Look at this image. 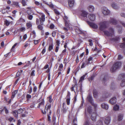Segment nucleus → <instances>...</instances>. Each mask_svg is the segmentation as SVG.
<instances>
[{
	"mask_svg": "<svg viewBox=\"0 0 125 125\" xmlns=\"http://www.w3.org/2000/svg\"><path fill=\"white\" fill-rule=\"evenodd\" d=\"M120 46L121 48L125 47V43H124L120 45Z\"/></svg>",
	"mask_w": 125,
	"mask_h": 125,
	"instance_id": "774afa93",
	"label": "nucleus"
},
{
	"mask_svg": "<svg viewBox=\"0 0 125 125\" xmlns=\"http://www.w3.org/2000/svg\"><path fill=\"white\" fill-rule=\"evenodd\" d=\"M91 108V107L90 106H89L88 107L87 111L89 113H90L91 112L92 110Z\"/></svg>",
	"mask_w": 125,
	"mask_h": 125,
	"instance_id": "c9c22d12",
	"label": "nucleus"
},
{
	"mask_svg": "<svg viewBox=\"0 0 125 125\" xmlns=\"http://www.w3.org/2000/svg\"><path fill=\"white\" fill-rule=\"evenodd\" d=\"M77 119L76 118H75L73 120V123L74 124L73 125H77L76 123H77Z\"/></svg>",
	"mask_w": 125,
	"mask_h": 125,
	"instance_id": "37998d69",
	"label": "nucleus"
},
{
	"mask_svg": "<svg viewBox=\"0 0 125 125\" xmlns=\"http://www.w3.org/2000/svg\"><path fill=\"white\" fill-rule=\"evenodd\" d=\"M101 106L102 108L105 109H107L108 108V105L104 103L102 104H101Z\"/></svg>",
	"mask_w": 125,
	"mask_h": 125,
	"instance_id": "6ab92c4d",
	"label": "nucleus"
},
{
	"mask_svg": "<svg viewBox=\"0 0 125 125\" xmlns=\"http://www.w3.org/2000/svg\"><path fill=\"white\" fill-rule=\"evenodd\" d=\"M88 64L86 63V62L85 61V62H83L81 66V68H83L85 67L86 65H88Z\"/></svg>",
	"mask_w": 125,
	"mask_h": 125,
	"instance_id": "473e14b6",
	"label": "nucleus"
},
{
	"mask_svg": "<svg viewBox=\"0 0 125 125\" xmlns=\"http://www.w3.org/2000/svg\"><path fill=\"white\" fill-rule=\"evenodd\" d=\"M103 120V118H101L100 119V120H99L97 122V125H103V123L102 121Z\"/></svg>",
	"mask_w": 125,
	"mask_h": 125,
	"instance_id": "393cba45",
	"label": "nucleus"
},
{
	"mask_svg": "<svg viewBox=\"0 0 125 125\" xmlns=\"http://www.w3.org/2000/svg\"><path fill=\"white\" fill-rule=\"evenodd\" d=\"M56 35V32L54 31H53L52 33V36L53 37H54Z\"/></svg>",
	"mask_w": 125,
	"mask_h": 125,
	"instance_id": "69168bd1",
	"label": "nucleus"
},
{
	"mask_svg": "<svg viewBox=\"0 0 125 125\" xmlns=\"http://www.w3.org/2000/svg\"><path fill=\"white\" fill-rule=\"evenodd\" d=\"M32 88L31 86H30L29 88V90L28 92V93L30 94L31 93L32 91Z\"/></svg>",
	"mask_w": 125,
	"mask_h": 125,
	"instance_id": "5fc2aeb1",
	"label": "nucleus"
},
{
	"mask_svg": "<svg viewBox=\"0 0 125 125\" xmlns=\"http://www.w3.org/2000/svg\"><path fill=\"white\" fill-rule=\"evenodd\" d=\"M87 100L92 105H94L95 108H96L97 106L96 104H94V103L93 101L92 96L89 94L87 97Z\"/></svg>",
	"mask_w": 125,
	"mask_h": 125,
	"instance_id": "20e7f679",
	"label": "nucleus"
},
{
	"mask_svg": "<svg viewBox=\"0 0 125 125\" xmlns=\"http://www.w3.org/2000/svg\"><path fill=\"white\" fill-rule=\"evenodd\" d=\"M88 41L90 42L89 45L90 46H92L93 45V43H92V40L91 39H89L88 40Z\"/></svg>",
	"mask_w": 125,
	"mask_h": 125,
	"instance_id": "de8ad7c7",
	"label": "nucleus"
},
{
	"mask_svg": "<svg viewBox=\"0 0 125 125\" xmlns=\"http://www.w3.org/2000/svg\"><path fill=\"white\" fill-rule=\"evenodd\" d=\"M74 88H76V89L77 91V85L76 84H75L71 88V91H74V92H75V91L74 90Z\"/></svg>",
	"mask_w": 125,
	"mask_h": 125,
	"instance_id": "bb28decb",
	"label": "nucleus"
},
{
	"mask_svg": "<svg viewBox=\"0 0 125 125\" xmlns=\"http://www.w3.org/2000/svg\"><path fill=\"white\" fill-rule=\"evenodd\" d=\"M18 44V43H15L12 47L11 50V51H12L13 50V49Z\"/></svg>",
	"mask_w": 125,
	"mask_h": 125,
	"instance_id": "603ef678",
	"label": "nucleus"
},
{
	"mask_svg": "<svg viewBox=\"0 0 125 125\" xmlns=\"http://www.w3.org/2000/svg\"><path fill=\"white\" fill-rule=\"evenodd\" d=\"M26 25L27 26V28L28 29L31 27L32 25L31 23H27Z\"/></svg>",
	"mask_w": 125,
	"mask_h": 125,
	"instance_id": "e433bc0d",
	"label": "nucleus"
},
{
	"mask_svg": "<svg viewBox=\"0 0 125 125\" xmlns=\"http://www.w3.org/2000/svg\"><path fill=\"white\" fill-rule=\"evenodd\" d=\"M121 62H117L115 63L112 67L111 70L112 72H115L116 69L119 68L121 66Z\"/></svg>",
	"mask_w": 125,
	"mask_h": 125,
	"instance_id": "f257e3e1",
	"label": "nucleus"
},
{
	"mask_svg": "<svg viewBox=\"0 0 125 125\" xmlns=\"http://www.w3.org/2000/svg\"><path fill=\"white\" fill-rule=\"evenodd\" d=\"M11 5L12 6L14 5L17 7L19 6V3L18 2H13V3L11 4Z\"/></svg>",
	"mask_w": 125,
	"mask_h": 125,
	"instance_id": "7c9ffc66",
	"label": "nucleus"
},
{
	"mask_svg": "<svg viewBox=\"0 0 125 125\" xmlns=\"http://www.w3.org/2000/svg\"><path fill=\"white\" fill-rule=\"evenodd\" d=\"M35 71L34 70H33L31 73V76H35Z\"/></svg>",
	"mask_w": 125,
	"mask_h": 125,
	"instance_id": "79ce46f5",
	"label": "nucleus"
},
{
	"mask_svg": "<svg viewBox=\"0 0 125 125\" xmlns=\"http://www.w3.org/2000/svg\"><path fill=\"white\" fill-rule=\"evenodd\" d=\"M44 101L42 100V101L39 104L38 106V108L41 107V109H42L44 107Z\"/></svg>",
	"mask_w": 125,
	"mask_h": 125,
	"instance_id": "4468645a",
	"label": "nucleus"
},
{
	"mask_svg": "<svg viewBox=\"0 0 125 125\" xmlns=\"http://www.w3.org/2000/svg\"><path fill=\"white\" fill-rule=\"evenodd\" d=\"M65 25L66 27L67 28H69V23L68 22V21L65 20Z\"/></svg>",
	"mask_w": 125,
	"mask_h": 125,
	"instance_id": "f704fd0d",
	"label": "nucleus"
},
{
	"mask_svg": "<svg viewBox=\"0 0 125 125\" xmlns=\"http://www.w3.org/2000/svg\"><path fill=\"white\" fill-rule=\"evenodd\" d=\"M37 27L38 29L40 30H42L43 28L42 26L40 25H38Z\"/></svg>",
	"mask_w": 125,
	"mask_h": 125,
	"instance_id": "49530a36",
	"label": "nucleus"
},
{
	"mask_svg": "<svg viewBox=\"0 0 125 125\" xmlns=\"http://www.w3.org/2000/svg\"><path fill=\"white\" fill-rule=\"evenodd\" d=\"M105 35L107 36H109V31H105L104 32Z\"/></svg>",
	"mask_w": 125,
	"mask_h": 125,
	"instance_id": "72a5a7b5",
	"label": "nucleus"
},
{
	"mask_svg": "<svg viewBox=\"0 0 125 125\" xmlns=\"http://www.w3.org/2000/svg\"><path fill=\"white\" fill-rule=\"evenodd\" d=\"M9 120L10 122H11L13 121V122H15V120L12 117H10L8 119Z\"/></svg>",
	"mask_w": 125,
	"mask_h": 125,
	"instance_id": "4c0bfd02",
	"label": "nucleus"
},
{
	"mask_svg": "<svg viewBox=\"0 0 125 125\" xmlns=\"http://www.w3.org/2000/svg\"><path fill=\"white\" fill-rule=\"evenodd\" d=\"M120 85L123 87L125 86V79H123L120 83Z\"/></svg>",
	"mask_w": 125,
	"mask_h": 125,
	"instance_id": "5701e85b",
	"label": "nucleus"
},
{
	"mask_svg": "<svg viewBox=\"0 0 125 125\" xmlns=\"http://www.w3.org/2000/svg\"><path fill=\"white\" fill-rule=\"evenodd\" d=\"M122 77V78H124L125 77V73H122L119 76V77Z\"/></svg>",
	"mask_w": 125,
	"mask_h": 125,
	"instance_id": "09e8293b",
	"label": "nucleus"
},
{
	"mask_svg": "<svg viewBox=\"0 0 125 125\" xmlns=\"http://www.w3.org/2000/svg\"><path fill=\"white\" fill-rule=\"evenodd\" d=\"M116 97H114L112 98L110 100V103L112 104H114L116 103Z\"/></svg>",
	"mask_w": 125,
	"mask_h": 125,
	"instance_id": "2eb2a0df",
	"label": "nucleus"
},
{
	"mask_svg": "<svg viewBox=\"0 0 125 125\" xmlns=\"http://www.w3.org/2000/svg\"><path fill=\"white\" fill-rule=\"evenodd\" d=\"M40 20L41 22V25L43 24V22H44L45 20V16L44 15H42L41 16V17L40 18Z\"/></svg>",
	"mask_w": 125,
	"mask_h": 125,
	"instance_id": "f8f14e48",
	"label": "nucleus"
},
{
	"mask_svg": "<svg viewBox=\"0 0 125 125\" xmlns=\"http://www.w3.org/2000/svg\"><path fill=\"white\" fill-rule=\"evenodd\" d=\"M88 23L91 27L94 29H96L98 28L97 25L94 23L90 22L89 21L88 22Z\"/></svg>",
	"mask_w": 125,
	"mask_h": 125,
	"instance_id": "1a4fd4ad",
	"label": "nucleus"
},
{
	"mask_svg": "<svg viewBox=\"0 0 125 125\" xmlns=\"http://www.w3.org/2000/svg\"><path fill=\"white\" fill-rule=\"evenodd\" d=\"M53 44H51L50 45L48 48L49 51H50L52 50L53 49Z\"/></svg>",
	"mask_w": 125,
	"mask_h": 125,
	"instance_id": "2f4dec72",
	"label": "nucleus"
},
{
	"mask_svg": "<svg viewBox=\"0 0 125 125\" xmlns=\"http://www.w3.org/2000/svg\"><path fill=\"white\" fill-rule=\"evenodd\" d=\"M34 43L35 44H38L40 42L39 40H34Z\"/></svg>",
	"mask_w": 125,
	"mask_h": 125,
	"instance_id": "052dcab7",
	"label": "nucleus"
},
{
	"mask_svg": "<svg viewBox=\"0 0 125 125\" xmlns=\"http://www.w3.org/2000/svg\"><path fill=\"white\" fill-rule=\"evenodd\" d=\"M87 75V73H85L84 75H83V76H82L81 78L79 81V82H81L84 79V78Z\"/></svg>",
	"mask_w": 125,
	"mask_h": 125,
	"instance_id": "c85d7f7f",
	"label": "nucleus"
},
{
	"mask_svg": "<svg viewBox=\"0 0 125 125\" xmlns=\"http://www.w3.org/2000/svg\"><path fill=\"white\" fill-rule=\"evenodd\" d=\"M123 114H119L118 116V121H121L123 119Z\"/></svg>",
	"mask_w": 125,
	"mask_h": 125,
	"instance_id": "cd10ccee",
	"label": "nucleus"
},
{
	"mask_svg": "<svg viewBox=\"0 0 125 125\" xmlns=\"http://www.w3.org/2000/svg\"><path fill=\"white\" fill-rule=\"evenodd\" d=\"M55 27V26L54 25L53 23H51L50 26V28L51 29H53Z\"/></svg>",
	"mask_w": 125,
	"mask_h": 125,
	"instance_id": "a18cd8bd",
	"label": "nucleus"
},
{
	"mask_svg": "<svg viewBox=\"0 0 125 125\" xmlns=\"http://www.w3.org/2000/svg\"><path fill=\"white\" fill-rule=\"evenodd\" d=\"M84 125H89V121L88 120L86 121L84 124Z\"/></svg>",
	"mask_w": 125,
	"mask_h": 125,
	"instance_id": "864d4df0",
	"label": "nucleus"
},
{
	"mask_svg": "<svg viewBox=\"0 0 125 125\" xmlns=\"http://www.w3.org/2000/svg\"><path fill=\"white\" fill-rule=\"evenodd\" d=\"M4 100L8 104H10L11 102V98H7L6 97H5Z\"/></svg>",
	"mask_w": 125,
	"mask_h": 125,
	"instance_id": "aec40b11",
	"label": "nucleus"
},
{
	"mask_svg": "<svg viewBox=\"0 0 125 125\" xmlns=\"http://www.w3.org/2000/svg\"><path fill=\"white\" fill-rule=\"evenodd\" d=\"M102 13L104 15H106L109 13V11L107 8H104L102 11Z\"/></svg>",
	"mask_w": 125,
	"mask_h": 125,
	"instance_id": "9d476101",
	"label": "nucleus"
},
{
	"mask_svg": "<svg viewBox=\"0 0 125 125\" xmlns=\"http://www.w3.org/2000/svg\"><path fill=\"white\" fill-rule=\"evenodd\" d=\"M51 105L50 104H46L45 107L44 112L43 110H42V112L43 114H45L46 112L49 110V113L51 114V111L50 110V109L51 107Z\"/></svg>",
	"mask_w": 125,
	"mask_h": 125,
	"instance_id": "7ed1b4c3",
	"label": "nucleus"
},
{
	"mask_svg": "<svg viewBox=\"0 0 125 125\" xmlns=\"http://www.w3.org/2000/svg\"><path fill=\"white\" fill-rule=\"evenodd\" d=\"M84 103V101L83 100V101H82V103L80 106V108H82L83 107Z\"/></svg>",
	"mask_w": 125,
	"mask_h": 125,
	"instance_id": "4d7b16f0",
	"label": "nucleus"
},
{
	"mask_svg": "<svg viewBox=\"0 0 125 125\" xmlns=\"http://www.w3.org/2000/svg\"><path fill=\"white\" fill-rule=\"evenodd\" d=\"M70 99L69 98L66 99V102L67 104L68 105H69L70 104Z\"/></svg>",
	"mask_w": 125,
	"mask_h": 125,
	"instance_id": "6e6d98bb",
	"label": "nucleus"
},
{
	"mask_svg": "<svg viewBox=\"0 0 125 125\" xmlns=\"http://www.w3.org/2000/svg\"><path fill=\"white\" fill-rule=\"evenodd\" d=\"M74 3V0H69L68 1V3L70 7H72L73 6Z\"/></svg>",
	"mask_w": 125,
	"mask_h": 125,
	"instance_id": "dca6fc26",
	"label": "nucleus"
},
{
	"mask_svg": "<svg viewBox=\"0 0 125 125\" xmlns=\"http://www.w3.org/2000/svg\"><path fill=\"white\" fill-rule=\"evenodd\" d=\"M28 18L30 20H32L33 18V16L31 15H29L28 17Z\"/></svg>",
	"mask_w": 125,
	"mask_h": 125,
	"instance_id": "bf43d9fd",
	"label": "nucleus"
},
{
	"mask_svg": "<svg viewBox=\"0 0 125 125\" xmlns=\"http://www.w3.org/2000/svg\"><path fill=\"white\" fill-rule=\"evenodd\" d=\"M63 64L62 63L60 64L59 66L58 70L60 71H61L63 70Z\"/></svg>",
	"mask_w": 125,
	"mask_h": 125,
	"instance_id": "a878e982",
	"label": "nucleus"
},
{
	"mask_svg": "<svg viewBox=\"0 0 125 125\" xmlns=\"http://www.w3.org/2000/svg\"><path fill=\"white\" fill-rule=\"evenodd\" d=\"M88 18L90 21H93L95 20V16L94 14H91L89 15Z\"/></svg>",
	"mask_w": 125,
	"mask_h": 125,
	"instance_id": "39448f33",
	"label": "nucleus"
},
{
	"mask_svg": "<svg viewBox=\"0 0 125 125\" xmlns=\"http://www.w3.org/2000/svg\"><path fill=\"white\" fill-rule=\"evenodd\" d=\"M4 22L5 24L7 26H9L10 24V22L7 20H6Z\"/></svg>",
	"mask_w": 125,
	"mask_h": 125,
	"instance_id": "a19ab883",
	"label": "nucleus"
},
{
	"mask_svg": "<svg viewBox=\"0 0 125 125\" xmlns=\"http://www.w3.org/2000/svg\"><path fill=\"white\" fill-rule=\"evenodd\" d=\"M17 91L15 90L13 91L12 94V95L11 97V99H13L15 97V95L17 94Z\"/></svg>",
	"mask_w": 125,
	"mask_h": 125,
	"instance_id": "4be33fe9",
	"label": "nucleus"
},
{
	"mask_svg": "<svg viewBox=\"0 0 125 125\" xmlns=\"http://www.w3.org/2000/svg\"><path fill=\"white\" fill-rule=\"evenodd\" d=\"M114 30L112 28H110V37L114 36Z\"/></svg>",
	"mask_w": 125,
	"mask_h": 125,
	"instance_id": "b1692460",
	"label": "nucleus"
},
{
	"mask_svg": "<svg viewBox=\"0 0 125 125\" xmlns=\"http://www.w3.org/2000/svg\"><path fill=\"white\" fill-rule=\"evenodd\" d=\"M26 97L27 98V99H30L31 97V95L30 94H28L26 95Z\"/></svg>",
	"mask_w": 125,
	"mask_h": 125,
	"instance_id": "e2e57ef3",
	"label": "nucleus"
},
{
	"mask_svg": "<svg viewBox=\"0 0 125 125\" xmlns=\"http://www.w3.org/2000/svg\"><path fill=\"white\" fill-rule=\"evenodd\" d=\"M49 98V102L52 103V101L53 99H52V96L50 95L48 97Z\"/></svg>",
	"mask_w": 125,
	"mask_h": 125,
	"instance_id": "58836bf2",
	"label": "nucleus"
},
{
	"mask_svg": "<svg viewBox=\"0 0 125 125\" xmlns=\"http://www.w3.org/2000/svg\"><path fill=\"white\" fill-rule=\"evenodd\" d=\"M104 122L105 124L106 125H108L109 123V117L108 116L106 117L104 120Z\"/></svg>",
	"mask_w": 125,
	"mask_h": 125,
	"instance_id": "f3484780",
	"label": "nucleus"
},
{
	"mask_svg": "<svg viewBox=\"0 0 125 125\" xmlns=\"http://www.w3.org/2000/svg\"><path fill=\"white\" fill-rule=\"evenodd\" d=\"M97 116V114L95 112H93L92 113L91 115V118L93 121H95V120Z\"/></svg>",
	"mask_w": 125,
	"mask_h": 125,
	"instance_id": "9b49d317",
	"label": "nucleus"
},
{
	"mask_svg": "<svg viewBox=\"0 0 125 125\" xmlns=\"http://www.w3.org/2000/svg\"><path fill=\"white\" fill-rule=\"evenodd\" d=\"M108 22L107 21H104L101 22L99 23V29L101 31H103L107 27Z\"/></svg>",
	"mask_w": 125,
	"mask_h": 125,
	"instance_id": "f03ea898",
	"label": "nucleus"
},
{
	"mask_svg": "<svg viewBox=\"0 0 125 125\" xmlns=\"http://www.w3.org/2000/svg\"><path fill=\"white\" fill-rule=\"evenodd\" d=\"M25 28L24 27H22L20 29H19V30H20L21 31H24L25 30Z\"/></svg>",
	"mask_w": 125,
	"mask_h": 125,
	"instance_id": "13d9d810",
	"label": "nucleus"
},
{
	"mask_svg": "<svg viewBox=\"0 0 125 125\" xmlns=\"http://www.w3.org/2000/svg\"><path fill=\"white\" fill-rule=\"evenodd\" d=\"M70 94L69 92H68L66 96V99H68V98H69V99H70Z\"/></svg>",
	"mask_w": 125,
	"mask_h": 125,
	"instance_id": "3c124183",
	"label": "nucleus"
},
{
	"mask_svg": "<svg viewBox=\"0 0 125 125\" xmlns=\"http://www.w3.org/2000/svg\"><path fill=\"white\" fill-rule=\"evenodd\" d=\"M87 9L90 12H93L94 10V8L93 6L90 5L88 6Z\"/></svg>",
	"mask_w": 125,
	"mask_h": 125,
	"instance_id": "ddd939ff",
	"label": "nucleus"
},
{
	"mask_svg": "<svg viewBox=\"0 0 125 125\" xmlns=\"http://www.w3.org/2000/svg\"><path fill=\"white\" fill-rule=\"evenodd\" d=\"M21 74L20 72V71H18L17 73L16 76L17 77H19Z\"/></svg>",
	"mask_w": 125,
	"mask_h": 125,
	"instance_id": "680f3d73",
	"label": "nucleus"
},
{
	"mask_svg": "<svg viewBox=\"0 0 125 125\" xmlns=\"http://www.w3.org/2000/svg\"><path fill=\"white\" fill-rule=\"evenodd\" d=\"M3 109L5 111V113L6 114H7L9 113L8 110L7 109L6 106L4 107Z\"/></svg>",
	"mask_w": 125,
	"mask_h": 125,
	"instance_id": "ea45409f",
	"label": "nucleus"
},
{
	"mask_svg": "<svg viewBox=\"0 0 125 125\" xmlns=\"http://www.w3.org/2000/svg\"><path fill=\"white\" fill-rule=\"evenodd\" d=\"M21 3L23 6H25L26 5V2L25 0H22Z\"/></svg>",
	"mask_w": 125,
	"mask_h": 125,
	"instance_id": "8fccbe9b",
	"label": "nucleus"
},
{
	"mask_svg": "<svg viewBox=\"0 0 125 125\" xmlns=\"http://www.w3.org/2000/svg\"><path fill=\"white\" fill-rule=\"evenodd\" d=\"M93 59L92 57L90 56L87 60H86L85 61L86 63L88 64V65L92 63Z\"/></svg>",
	"mask_w": 125,
	"mask_h": 125,
	"instance_id": "6e6552de",
	"label": "nucleus"
},
{
	"mask_svg": "<svg viewBox=\"0 0 125 125\" xmlns=\"http://www.w3.org/2000/svg\"><path fill=\"white\" fill-rule=\"evenodd\" d=\"M81 16L83 17L87 18L88 13L85 11L82 10H81Z\"/></svg>",
	"mask_w": 125,
	"mask_h": 125,
	"instance_id": "0eeeda50",
	"label": "nucleus"
},
{
	"mask_svg": "<svg viewBox=\"0 0 125 125\" xmlns=\"http://www.w3.org/2000/svg\"><path fill=\"white\" fill-rule=\"evenodd\" d=\"M119 105L118 104L115 105L113 107L114 110L115 111H118L119 109Z\"/></svg>",
	"mask_w": 125,
	"mask_h": 125,
	"instance_id": "412c9836",
	"label": "nucleus"
},
{
	"mask_svg": "<svg viewBox=\"0 0 125 125\" xmlns=\"http://www.w3.org/2000/svg\"><path fill=\"white\" fill-rule=\"evenodd\" d=\"M117 22L116 20L115 19L111 18V20H110V23H112L113 24L115 25Z\"/></svg>",
	"mask_w": 125,
	"mask_h": 125,
	"instance_id": "a211bd4d",
	"label": "nucleus"
},
{
	"mask_svg": "<svg viewBox=\"0 0 125 125\" xmlns=\"http://www.w3.org/2000/svg\"><path fill=\"white\" fill-rule=\"evenodd\" d=\"M46 52V48L45 47L43 49L42 52V53L43 54Z\"/></svg>",
	"mask_w": 125,
	"mask_h": 125,
	"instance_id": "338daca9",
	"label": "nucleus"
},
{
	"mask_svg": "<svg viewBox=\"0 0 125 125\" xmlns=\"http://www.w3.org/2000/svg\"><path fill=\"white\" fill-rule=\"evenodd\" d=\"M112 7L113 8L115 9H117L118 8V7L116 4L113 3L112 5Z\"/></svg>",
	"mask_w": 125,
	"mask_h": 125,
	"instance_id": "c756f323",
	"label": "nucleus"
},
{
	"mask_svg": "<svg viewBox=\"0 0 125 125\" xmlns=\"http://www.w3.org/2000/svg\"><path fill=\"white\" fill-rule=\"evenodd\" d=\"M69 28H67L66 27H63V29L65 31V32L66 33H67V31L68 30V29Z\"/></svg>",
	"mask_w": 125,
	"mask_h": 125,
	"instance_id": "c03bdc74",
	"label": "nucleus"
},
{
	"mask_svg": "<svg viewBox=\"0 0 125 125\" xmlns=\"http://www.w3.org/2000/svg\"><path fill=\"white\" fill-rule=\"evenodd\" d=\"M93 94L94 97H96L97 96V93L96 92L94 91L93 92Z\"/></svg>",
	"mask_w": 125,
	"mask_h": 125,
	"instance_id": "0e129e2a",
	"label": "nucleus"
},
{
	"mask_svg": "<svg viewBox=\"0 0 125 125\" xmlns=\"http://www.w3.org/2000/svg\"><path fill=\"white\" fill-rule=\"evenodd\" d=\"M22 111V110L21 109H20L18 110L17 111H14L13 112V114L15 117L17 118L18 117V114H20L21 112H21Z\"/></svg>",
	"mask_w": 125,
	"mask_h": 125,
	"instance_id": "423d86ee",
	"label": "nucleus"
}]
</instances>
